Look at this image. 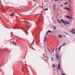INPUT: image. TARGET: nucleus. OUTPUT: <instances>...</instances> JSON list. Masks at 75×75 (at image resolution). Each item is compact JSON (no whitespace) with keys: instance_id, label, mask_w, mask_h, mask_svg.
Here are the masks:
<instances>
[{"instance_id":"nucleus-11","label":"nucleus","mask_w":75,"mask_h":75,"mask_svg":"<svg viewBox=\"0 0 75 75\" xmlns=\"http://www.w3.org/2000/svg\"><path fill=\"white\" fill-rule=\"evenodd\" d=\"M58 37H59V38H62V36L61 35H59Z\"/></svg>"},{"instance_id":"nucleus-23","label":"nucleus","mask_w":75,"mask_h":75,"mask_svg":"<svg viewBox=\"0 0 75 75\" xmlns=\"http://www.w3.org/2000/svg\"><path fill=\"white\" fill-rule=\"evenodd\" d=\"M64 4V5H65V4H68V3L65 2Z\"/></svg>"},{"instance_id":"nucleus-31","label":"nucleus","mask_w":75,"mask_h":75,"mask_svg":"<svg viewBox=\"0 0 75 75\" xmlns=\"http://www.w3.org/2000/svg\"><path fill=\"white\" fill-rule=\"evenodd\" d=\"M58 1H60V0H58Z\"/></svg>"},{"instance_id":"nucleus-27","label":"nucleus","mask_w":75,"mask_h":75,"mask_svg":"<svg viewBox=\"0 0 75 75\" xmlns=\"http://www.w3.org/2000/svg\"><path fill=\"white\" fill-rule=\"evenodd\" d=\"M62 74L63 75H66V74H64V73H62Z\"/></svg>"},{"instance_id":"nucleus-25","label":"nucleus","mask_w":75,"mask_h":75,"mask_svg":"<svg viewBox=\"0 0 75 75\" xmlns=\"http://www.w3.org/2000/svg\"><path fill=\"white\" fill-rule=\"evenodd\" d=\"M14 45H15V46H17V44L16 43H15L14 44Z\"/></svg>"},{"instance_id":"nucleus-3","label":"nucleus","mask_w":75,"mask_h":75,"mask_svg":"<svg viewBox=\"0 0 75 75\" xmlns=\"http://www.w3.org/2000/svg\"><path fill=\"white\" fill-rule=\"evenodd\" d=\"M64 9L65 10H68V11H70V9H69V8H68V7H64Z\"/></svg>"},{"instance_id":"nucleus-14","label":"nucleus","mask_w":75,"mask_h":75,"mask_svg":"<svg viewBox=\"0 0 75 75\" xmlns=\"http://www.w3.org/2000/svg\"><path fill=\"white\" fill-rule=\"evenodd\" d=\"M14 14H15V13H11V15L12 16H14Z\"/></svg>"},{"instance_id":"nucleus-30","label":"nucleus","mask_w":75,"mask_h":75,"mask_svg":"<svg viewBox=\"0 0 75 75\" xmlns=\"http://www.w3.org/2000/svg\"><path fill=\"white\" fill-rule=\"evenodd\" d=\"M48 34V33H46V34Z\"/></svg>"},{"instance_id":"nucleus-21","label":"nucleus","mask_w":75,"mask_h":75,"mask_svg":"<svg viewBox=\"0 0 75 75\" xmlns=\"http://www.w3.org/2000/svg\"><path fill=\"white\" fill-rule=\"evenodd\" d=\"M42 56H43L44 57H45V53H43Z\"/></svg>"},{"instance_id":"nucleus-13","label":"nucleus","mask_w":75,"mask_h":75,"mask_svg":"<svg viewBox=\"0 0 75 75\" xmlns=\"http://www.w3.org/2000/svg\"><path fill=\"white\" fill-rule=\"evenodd\" d=\"M55 64H53L52 65L53 68H55Z\"/></svg>"},{"instance_id":"nucleus-6","label":"nucleus","mask_w":75,"mask_h":75,"mask_svg":"<svg viewBox=\"0 0 75 75\" xmlns=\"http://www.w3.org/2000/svg\"><path fill=\"white\" fill-rule=\"evenodd\" d=\"M60 68V64H59L58 65L57 69H58V70H59Z\"/></svg>"},{"instance_id":"nucleus-15","label":"nucleus","mask_w":75,"mask_h":75,"mask_svg":"<svg viewBox=\"0 0 75 75\" xmlns=\"http://www.w3.org/2000/svg\"><path fill=\"white\" fill-rule=\"evenodd\" d=\"M51 59V61H54V57H52Z\"/></svg>"},{"instance_id":"nucleus-17","label":"nucleus","mask_w":75,"mask_h":75,"mask_svg":"<svg viewBox=\"0 0 75 75\" xmlns=\"http://www.w3.org/2000/svg\"><path fill=\"white\" fill-rule=\"evenodd\" d=\"M61 47H62V46H61L59 48V50H61Z\"/></svg>"},{"instance_id":"nucleus-19","label":"nucleus","mask_w":75,"mask_h":75,"mask_svg":"<svg viewBox=\"0 0 75 75\" xmlns=\"http://www.w3.org/2000/svg\"><path fill=\"white\" fill-rule=\"evenodd\" d=\"M53 29H54V30H56L57 29V28H56V27H54Z\"/></svg>"},{"instance_id":"nucleus-37","label":"nucleus","mask_w":75,"mask_h":75,"mask_svg":"<svg viewBox=\"0 0 75 75\" xmlns=\"http://www.w3.org/2000/svg\"><path fill=\"white\" fill-rule=\"evenodd\" d=\"M41 13H42V12H41Z\"/></svg>"},{"instance_id":"nucleus-16","label":"nucleus","mask_w":75,"mask_h":75,"mask_svg":"<svg viewBox=\"0 0 75 75\" xmlns=\"http://www.w3.org/2000/svg\"><path fill=\"white\" fill-rule=\"evenodd\" d=\"M71 30H72V31H75V30L74 29H71Z\"/></svg>"},{"instance_id":"nucleus-5","label":"nucleus","mask_w":75,"mask_h":75,"mask_svg":"<svg viewBox=\"0 0 75 75\" xmlns=\"http://www.w3.org/2000/svg\"><path fill=\"white\" fill-rule=\"evenodd\" d=\"M53 8L54 10H55V4H54V5L53 6Z\"/></svg>"},{"instance_id":"nucleus-18","label":"nucleus","mask_w":75,"mask_h":75,"mask_svg":"<svg viewBox=\"0 0 75 75\" xmlns=\"http://www.w3.org/2000/svg\"><path fill=\"white\" fill-rule=\"evenodd\" d=\"M48 9V8H45V11H47V10Z\"/></svg>"},{"instance_id":"nucleus-4","label":"nucleus","mask_w":75,"mask_h":75,"mask_svg":"<svg viewBox=\"0 0 75 75\" xmlns=\"http://www.w3.org/2000/svg\"><path fill=\"white\" fill-rule=\"evenodd\" d=\"M56 57L57 59H59V56L58 55V54L57 53L56 54Z\"/></svg>"},{"instance_id":"nucleus-10","label":"nucleus","mask_w":75,"mask_h":75,"mask_svg":"<svg viewBox=\"0 0 75 75\" xmlns=\"http://www.w3.org/2000/svg\"><path fill=\"white\" fill-rule=\"evenodd\" d=\"M70 31L71 32V33H73V34H75V32L74 31L71 30H70Z\"/></svg>"},{"instance_id":"nucleus-28","label":"nucleus","mask_w":75,"mask_h":75,"mask_svg":"<svg viewBox=\"0 0 75 75\" xmlns=\"http://www.w3.org/2000/svg\"><path fill=\"white\" fill-rule=\"evenodd\" d=\"M58 0H54V1H58Z\"/></svg>"},{"instance_id":"nucleus-22","label":"nucleus","mask_w":75,"mask_h":75,"mask_svg":"<svg viewBox=\"0 0 75 75\" xmlns=\"http://www.w3.org/2000/svg\"><path fill=\"white\" fill-rule=\"evenodd\" d=\"M47 49L48 50V51L50 52V49H49L48 47H47Z\"/></svg>"},{"instance_id":"nucleus-36","label":"nucleus","mask_w":75,"mask_h":75,"mask_svg":"<svg viewBox=\"0 0 75 75\" xmlns=\"http://www.w3.org/2000/svg\"><path fill=\"white\" fill-rule=\"evenodd\" d=\"M57 50V48H56V49H55V50Z\"/></svg>"},{"instance_id":"nucleus-20","label":"nucleus","mask_w":75,"mask_h":75,"mask_svg":"<svg viewBox=\"0 0 75 75\" xmlns=\"http://www.w3.org/2000/svg\"><path fill=\"white\" fill-rule=\"evenodd\" d=\"M65 45V43H64L63 44L62 46H64V45Z\"/></svg>"},{"instance_id":"nucleus-8","label":"nucleus","mask_w":75,"mask_h":75,"mask_svg":"<svg viewBox=\"0 0 75 75\" xmlns=\"http://www.w3.org/2000/svg\"><path fill=\"white\" fill-rule=\"evenodd\" d=\"M61 21H62V23H65V21H64V20L63 19H61Z\"/></svg>"},{"instance_id":"nucleus-12","label":"nucleus","mask_w":75,"mask_h":75,"mask_svg":"<svg viewBox=\"0 0 75 75\" xmlns=\"http://www.w3.org/2000/svg\"><path fill=\"white\" fill-rule=\"evenodd\" d=\"M47 33H53V31H51L48 30L47 31Z\"/></svg>"},{"instance_id":"nucleus-2","label":"nucleus","mask_w":75,"mask_h":75,"mask_svg":"<svg viewBox=\"0 0 75 75\" xmlns=\"http://www.w3.org/2000/svg\"><path fill=\"white\" fill-rule=\"evenodd\" d=\"M66 24L69 25L70 24V23L69 22L65 21L64 23V24L66 25Z\"/></svg>"},{"instance_id":"nucleus-29","label":"nucleus","mask_w":75,"mask_h":75,"mask_svg":"<svg viewBox=\"0 0 75 75\" xmlns=\"http://www.w3.org/2000/svg\"><path fill=\"white\" fill-rule=\"evenodd\" d=\"M63 6V5H62L61 6V7H62Z\"/></svg>"},{"instance_id":"nucleus-9","label":"nucleus","mask_w":75,"mask_h":75,"mask_svg":"<svg viewBox=\"0 0 75 75\" xmlns=\"http://www.w3.org/2000/svg\"><path fill=\"white\" fill-rule=\"evenodd\" d=\"M34 44V40H33V42L31 43V45H33Z\"/></svg>"},{"instance_id":"nucleus-24","label":"nucleus","mask_w":75,"mask_h":75,"mask_svg":"<svg viewBox=\"0 0 75 75\" xmlns=\"http://www.w3.org/2000/svg\"><path fill=\"white\" fill-rule=\"evenodd\" d=\"M47 37H46L45 38V42L46 41V40H47Z\"/></svg>"},{"instance_id":"nucleus-7","label":"nucleus","mask_w":75,"mask_h":75,"mask_svg":"<svg viewBox=\"0 0 75 75\" xmlns=\"http://www.w3.org/2000/svg\"><path fill=\"white\" fill-rule=\"evenodd\" d=\"M57 21H58V22L59 23H60V24H61V23H62V22L59 20V18H58V19L57 20Z\"/></svg>"},{"instance_id":"nucleus-35","label":"nucleus","mask_w":75,"mask_h":75,"mask_svg":"<svg viewBox=\"0 0 75 75\" xmlns=\"http://www.w3.org/2000/svg\"><path fill=\"white\" fill-rule=\"evenodd\" d=\"M14 29H16V28H14Z\"/></svg>"},{"instance_id":"nucleus-1","label":"nucleus","mask_w":75,"mask_h":75,"mask_svg":"<svg viewBox=\"0 0 75 75\" xmlns=\"http://www.w3.org/2000/svg\"><path fill=\"white\" fill-rule=\"evenodd\" d=\"M65 17H66V18H70V19H73L74 18H72L71 17H70V16H66L65 15L64 16Z\"/></svg>"},{"instance_id":"nucleus-34","label":"nucleus","mask_w":75,"mask_h":75,"mask_svg":"<svg viewBox=\"0 0 75 75\" xmlns=\"http://www.w3.org/2000/svg\"><path fill=\"white\" fill-rule=\"evenodd\" d=\"M62 0H61V1H62Z\"/></svg>"},{"instance_id":"nucleus-33","label":"nucleus","mask_w":75,"mask_h":75,"mask_svg":"<svg viewBox=\"0 0 75 75\" xmlns=\"http://www.w3.org/2000/svg\"><path fill=\"white\" fill-rule=\"evenodd\" d=\"M60 11H62V10H61Z\"/></svg>"},{"instance_id":"nucleus-32","label":"nucleus","mask_w":75,"mask_h":75,"mask_svg":"<svg viewBox=\"0 0 75 75\" xmlns=\"http://www.w3.org/2000/svg\"><path fill=\"white\" fill-rule=\"evenodd\" d=\"M54 13H55V9H54Z\"/></svg>"},{"instance_id":"nucleus-26","label":"nucleus","mask_w":75,"mask_h":75,"mask_svg":"<svg viewBox=\"0 0 75 75\" xmlns=\"http://www.w3.org/2000/svg\"><path fill=\"white\" fill-rule=\"evenodd\" d=\"M64 33L65 34H67V35H68V34L67 33L65 32H64Z\"/></svg>"}]
</instances>
